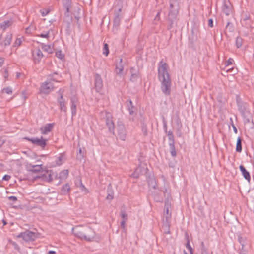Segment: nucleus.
Listing matches in <instances>:
<instances>
[{
    "mask_svg": "<svg viewBox=\"0 0 254 254\" xmlns=\"http://www.w3.org/2000/svg\"><path fill=\"white\" fill-rule=\"evenodd\" d=\"M2 92L7 94H11L12 92V90L9 88H4L2 90Z\"/></svg>",
    "mask_w": 254,
    "mask_h": 254,
    "instance_id": "obj_32",
    "label": "nucleus"
},
{
    "mask_svg": "<svg viewBox=\"0 0 254 254\" xmlns=\"http://www.w3.org/2000/svg\"><path fill=\"white\" fill-rule=\"evenodd\" d=\"M10 179V176L8 175H5L3 177L2 179L3 180L8 181Z\"/></svg>",
    "mask_w": 254,
    "mask_h": 254,
    "instance_id": "obj_40",
    "label": "nucleus"
},
{
    "mask_svg": "<svg viewBox=\"0 0 254 254\" xmlns=\"http://www.w3.org/2000/svg\"><path fill=\"white\" fill-rule=\"evenodd\" d=\"M54 124H47L40 128L41 133L43 134L48 133L52 129Z\"/></svg>",
    "mask_w": 254,
    "mask_h": 254,
    "instance_id": "obj_11",
    "label": "nucleus"
},
{
    "mask_svg": "<svg viewBox=\"0 0 254 254\" xmlns=\"http://www.w3.org/2000/svg\"><path fill=\"white\" fill-rule=\"evenodd\" d=\"M40 175L37 176L36 178H41L44 181L46 182H51L52 180V176L54 174V172L51 170H49L46 167H44Z\"/></svg>",
    "mask_w": 254,
    "mask_h": 254,
    "instance_id": "obj_4",
    "label": "nucleus"
},
{
    "mask_svg": "<svg viewBox=\"0 0 254 254\" xmlns=\"http://www.w3.org/2000/svg\"><path fill=\"white\" fill-rule=\"evenodd\" d=\"M42 48L48 53H52L53 52V48L50 45H44L42 46Z\"/></svg>",
    "mask_w": 254,
    "mask_h": 254,
    "instance_id": "obj_19",
    "label": "nucleus"
},
{
    "mask_svg": "<svg viewBox=\"0 0 254 254\" xmlns=\"http://www.w3.org/2000/svg\"><path fill=\"white\" fill-rule=\"evenodd\" d=\"M9 198L10 199H12V200H13L14 201H16L17 200L16 197H15V196H10V197H9Z\"/></svg>",
    "mask_w": 254,
    "mask_h": 254,
    "instance_id": "obj_49",
    "label": "nucleus"
},
{
    "mask_svg": "<svg viewBox=\"0 0 254 254\" xmlns=\"http://www.w3.org/2000/svg\"><path fill=\"white\" fill-rule=\"evenodd\" d=\"M54 89V85L51 82L45 81L40 85L38 93L41 96L47 95L50 94Z\"/></svg>",
    "mask_w": 254,
    "mask_h": 254,
    "instance_id": "obj_3",
    "label": "nucleus"
},
{
    "mask_svg": "<svg viewBox=\"0 0 254 254\" xmlns=\"http://www.w3.org/2000/svg\"><path fill=\"white\" fill-rule=\"evenodd\" d=\"M233 69V68L229 69L227 70V71H229L230 70Z\"/></svg>",
    "mask_w": 254,
    "mask_h": 254,
    "instance_id": "obj_61",
    "label": "nucleus"
},
{
    "mask_svg": "<svg viewBox=\"0 0 254 254\" xmlns=\"http://www.w3.org/2000/svg\"><path fill=\"white\" fill-rule=\"evenodd\" d=\"M178 10L171 9L169 12L168 18L170 21L173 22L176 18Z\"/></svg>",
    "mask_w": 254,
    "mask_h": 254,
    "instance_id": "obj_16",
    "label": "nucleus"
},
{
    "mask_svg": "<svg viewBox=\"0 0 254 254\" xmlns=\"http://www.w3.org/2000/svg\"><path fill=\"white\" fill-rule=\"evenodd\" d=\"M201 254H208L207 250L203 249L202 252H201Z\"/></svg>",
    "mask_w": 254,
    "mask_h": 254,
    "instance_id": "obj_47",
    "label": "nucleus"
},
{
    "mask_svg": "<svg viewBox=\"0 0 254 254\" xmlns=\"http://www.w3.org/2000/svg\"><path fill=\"white\" fill-rule=\"evenodd\" d=\"M229 24H230V22H228V23H227V26H228L229 25Z\"/></svg>",
    "mask_w": 254,
    "mask_h": 254,
    "instance_id": "obj_62",
    "label": "nucleus"
},
{
    "mask_svg": "<svg viewBox=\"0 0 254 254\" xmlns=\"http://www.w3.org/2000/svg\"><path fill=\"white\" fill-rule=\"evenodd\" d=\"M63 173L65 175V176L66 177L68 174V171L67 170H65L63 171Z\"/></svg>",
    "mask_w": 254,
    "mask_h": 254,
    "instance_id": "obj_48",
    "label": "nucleus"
},
{
    "mask_svg": "<svg viewBox=\"0 0 254 254\" xmlns=\"http://www.w3.org/2000/svg\"><path fill=\"white\" fill-rule=\"evenodd\" d=\"M243 44V40L241 38L237 37L236 39V45L237 48H240Z\"/></svg>",
    "mask_w": 254,
    "mask_h": 254,
    "instance_id": "obj_25",
    "label": "nucleus"
},
{
    "mask_svg": "<svg viewBox=\"0 0 254 254\" xmlns=\"http://www.w3.org/2000/svg\"><path fill=\"white\" fill-rule=\"evenodd\" d=\"M141 171L140 169H137L132 174V177L135 178H137L141 174Z\"/></svg>",
    "mask_w": 254,
    "mask_h": 254,
    "instance_id": "obj_26",
    "label": "nucleus"
},
{
    "mask_svg": "<svg viewBox=\"0 0 254 254\" xmlns=\"http://www.w3.org/2000/svg\"><path fill=\"white\" fill-rule=\"evenodd\" d=\"M208 25L210 27H213V20L212 19H209L208 21Z\"/></svg>",
    "mask_w": 254,
    "mask_h": 254,
    "instance_id": "obj_38",
    "label": "nucleus"
},
{
    "mask_svg": "<svg viewBox=\"0 0 254 254\" xmlns=\"http://www.w3.org/2000/svg\"><path fill=\"white\" fill-rule=\"evenodd\" d=\"M184 254H188V253L185 251H184Z\"/></svg>",
    "mask_w": 254,
    "mask_h": 254,
    "instance_id": "obj_59",
    "label": "nucleus"
},
{
    "mask_svg": "<svg viewBox=\"0 0 254 254\" xmlns=\"http://www.w3.org/2000/svg\"><path fill=\"white\" fill-rule=\"evenodd\" d=\"M4 63V59L2 58H0V67H1Z\"/></svg>",
    "mask_w": 254,
    "mask_h": 254,
    "instance_id": "obj_45",
    "label": "nucleus"
},
{
    "mask_svg": "<svg viewBox=\"0 0 254 254\" xmlns=\"http://www.w3.org/2000/svg\"><path fill=\"white\" fill-rule=\"evenodd\" d=\"M159 15H160V12H158L156 17H155V19H158L159 18Z\"/></svg>",
    "mask_w": 254,
    "mask_h": 254,
    "instance_id": "obj_50",
    "label": "nucleus"
},
{
    "mask_svg": "<svg viewBox=\"0 0 254 254\" xmlns=\"http://www.w3.org/2000/svg\"><path fill=\"white\" fill-rule=\"evenodd\" d=\"M186 247L189 251L190 254H193V251L190 245V240L189 239L187 240V242L186 244Z\"/></svg>",
    "mask_w": 254,
    "mask_h": 254,
    "instance_id": "obj_27",
    "label": "nucleus"
},
{
    "mask_svg": "<svg viewBox=\"0 0 254 254\" xmlns=\"http://www.w3.org/2000/svg\"><path fill=\"white\" fill-rule=\"evenodd\" d=\"M11 25V23L9 21H4L3 23L0 25V27L3 29Z\"/></svg>",
    "mask_w": 254,
    "mask_h": 254,
    "instance_id": "obj_30",
    "label": "nucleus"
},
{
    "mask_svg": "<svg viewBox=\"0 0 254 254\" xmlns=\"http://www.w3.org/2000/svg\"><path fill=\"white\" fill-rule=\"evenodd\" d=\"M24 235L25 236L31 237L32 235H34V234L31 232H27L25 233Z\"/></svg>",
    "mask_w": 254,
    "mask_h": 254,
    "instance_id": "obj_41",
    "label": "nucleus"
},
{
    "mask_svg": "<svg viewBox=\"0 0 254 254\" xmlns=\"http://www.w3.org/2000/svg\"><path fill=\"white\" fill-rule=\"evenodd\" d=\"M121 216L123 219V220H127V216L125 212H122L121 214Z\"/></svg>",
    "mask_w": 254,
    "mask_h": 254,
    "instance_id": "obj_35",
    "label": "nucleus"
},
{
    "mask_svg": "<svg viewBox=\"0 0 254 254\" xmlns=\"http://www.w3.org/2000/svg\"><path fill=\"white\" fill-rule=\"evenodd\" d=\"M170 151L171 156L173 157L176 156V151L175 147V143H169Z\"/></svg>",
    "mask_w": 254,
    "mask_h": 254,
    "instance_id": "obj_18",
    "label": "nucleus"
},
{
    "mask_svg": "<svg viewBox=\"0 0 254 254\" xmlns=\"http://www.w3.org/2000/svg\"><path fill=\"white\" fill-rule=\"evenodd\" d=\"M233 62V60L232 58H229L226 62V64L227 65H230L232 64V62Z\"/></svg>",
    "mask_w": 254,
    "mask_h": 254,
    "instance_id": "obj_39",
    "label": "nucleus"
},
{
    "mask_svg": "<svg viewBox=\"0 0 254 254\" xmlns=\"http://www.w3.org/2000/svg\"><path fill=\"white\" fill-rule=\"evenodd\" d=\"M95 88L97 91L99 92L102 88L103 83L101 78L100 77H96L95 79Z\"/></svg>",
    "mask_w": 254,
    "mask_h": 254,
    "instance_id": "obj_13",
    "label": "nucleus"
},
{
    "mask_svg": "<svg viewBox=\"0 0 254 254\" xmlns=\"http://www.w3.org/2000/svg\"><path fill=\"white\" fill-rule=\"evenodd\" d=\"M201 252H202V251H203V249L207 250V249L205 247L204 242H201Z\"/></svg>",
    "mask_w": 254,
    "mask_h": 254,
    "instance_id": "obj_44",
    "label": "nucleus"
},
{
    "mask_svg": "<svg viewBox=\"0 0 254 254\" xmlns=\"http://www.w3.org/2000/svg\"><path fill=\"white\" fill-rule=\"evenodd\" d=\"M250 15L248 14H243L242 16L241 21L245 22V24L249 25L251 23Z\"/></svg>",
    "mask_w": 254,
    "mask_h": 254,
    "instance_id": "obj_17",
    "label": "nucleus"
},
{
    "mask_svg": "<svg viewBox=\"0 0 254 254\" xmlns=\"http://www.w3.org/2000/svg\"><path fill=\"white\" fill-rule=\"evenodd\" d=\"M104 51L103 52V54L107 56L109 53L108 45L107 43H105L104 45Z\"/></svg>",
    "mask_w": 254,
    "mask_h": 254,
    "instance_id": "obj_29",
    "label": "nucleus"
},
{
    "mask_svg": "<svg viewBox=\"0 0 254 254\" xmlns=\"http://www.w3.org/2000/svg\"><path fill=\"white\" fill-rule=\"evenodd\" d=\"M25 139L31 142L34 144L40 146L42 148H44L47 144V140L46 139L43 138V137H41L40 138H35L31 139L25 138Z\"/></svg>",
    "mask_w": 254,
    "mask_h": 254,
    "instance_id": "obj_8",
    "label": "nucleus"
},
{
    "mask_svg": "<svg viewBox=\"0 0 254 254\" xmlns=\"http://www.w3.org/2000/svg\"><path fill=\"white\" fill-rule=\"evenodd\" d=\"M64 90L61 89L58 91L59 96L57 98V100L60 109L62 111H66V108L65 106V100L64 98Z\"/></svg>",
    "mask_w": 254,
    "mask_h": 254,
    "instance_id": "obj_6",
    "label": "nucleus"
},
{
    "mask_svg": "<svg viewBox=\"0 0 254 254\" xmlns=\"http://www.w3.org/2000/svg\"><path fill=\"white\" fill-rule=\"evenodd\" d=\"M27 170L32 173H38L41 174L45 166L42 164L33 165L30 163H27L26 165Z\"/></svg>",
    "mask_w": 254,
    "mask_h": 254,
    "instance_id": "obj_7",
    "label": "nucleus"
},
{
    "mask_svg": "<svg viewBox=\"0 0 254 254\" xmlns=\"http://www.w3.org/2000/svg\"><path fill=\"white\" fill-rule=\"evenodd\" d=\"M64 159V155H61L60 156H59L57 158V159L56 161V164L57 165H61L63 162Z\"/></svg>",
    "mask_w": 254,
    "mask_h": 254,
    "instance_id": "obj_23",
    "label": "nucleus"
},
{
    "mask_svg": "<svg viewBox=\"0 0 254 254\" xmlns=\"http://www.w3.org/2000/svg\"><path fill=\"white\" fill-rule=\"evenodd\" d=\"M49 13V11L47 10H43L41 11L42 16H45Z\"/></svg>",
    "mask_w": 254,
    "mask_h": 254,
    "instance_id": "obj_42",
    "label": "nucleus"
},
{
    "mask_svg": "<svg viewBox=\"0 0 254 254\" xmlns=\"http://www.w3.org/2000/svg\"><path fill=\"white\" fill-rule=\"evenodd\" d=\"M165 213L166 214V216H165L166 219L167 221L169 219H170L171 217V213H169V205L168 204L165 205Z\"/></svg>",
    "mask_w": 254,
    "mask_h": 254,
    "instance_id": "obj_24",
    "label": "nucleus"
},
{
    "mask_svg": "<svg viewBox=\"0 0 254 254\" xmlns=\"http://www.w3.org/2000/svg\"><path fill=\"white\" fill-rule=\"evenodd\" d=\"M22 39L21 38H17L14 42V45L15 46H20L22 43Z\"/></svg>",
    "mask_w": 254,
    "mask_h": 254,
    "instance_id": "obj_31",
    "label": "nucleus"
},
{
    "mask_svg": "<svg viewBox=\"0 0 254 254\" xmlns=\"http://www.w3.org/2000/svg\"><path fill=\"white\" fill-rule=\"evenodd\" d=\"M49 32H46L45 34H42L39 35H38V36L42 37V38H48L49 37Z\"/></svg>",
    "mask_w": 254,
    "mask_h": 254,
    "instance_id": "obj_37",
    "label": "nucleus"
},
{
    "mask_svg": "<svg viewBox=\"0 0 254 254\" xmlns=\"http://www.w3.org/2000/svg\"><path fill=\"white\" fill-rule=\"evenodd\" d=\"M240 170L241 171L244 177L248 181H250L251 179L250 173L246 170L244 166L240 165L239 167Z\"/></svg>",
    "mask_w": 254,
    "mask_h": 254,
    "instance_id": "obj_14",
    "label": "nucleus"
},
{
    "mask_svg": "<svg viewBox=\"0 0 254 254\" xmlns=\"http://www.w3.org/2000/svg\"><path fill=\"white\" fill-rule=\"evenodd\" d=\"M171 0V1H173V2H175L177 1L178 0Z\"/></svg>",
    "mask_w": 254,
    "mask_h": 254,
    "instance_id": "obj_58",
    "label": "nucleus"
},
{
    "mask_svg": "<svg viewBox=\"0 0 254 254\" xmlns=\"http://www.w3.org/2000/svg\"><path fill=\"white\" fill-rule=\"evenodd\" d=\"M73 234L82 240L90 241L94 237L95 233L90 227L87 226H76L72 228Z\"/></svg>",
    "mask_w": 254,
    "mask_h": 254,
    "instance_id": "obj_2",
    "label": "nucleus"
},
{
    "mask_svg": "<svg viewBox=\"0 0 254 254\" xmlns=\"http://www.w3.org/2000/svg\"><path fill=\"white\" fill-rule=\"evenodd\" d=\"M163 127L165 128V131H167V125H166V124H164Z\"/></svg>",
    "mask_w": 254,
    "mask_h": 254,
    "instance_id": "obj_53",
    "label": "nucleus"
},
{
    "mask_svg": "<svg viewBox=\"0 0 254 254\" xmlns=\"http://www.w3.org/2000/svg\"><path fill=\"white\" fill-rule=\"evenodd\" d=\"M127 220H122L121 222V226L123 228H125L126 227V223Z\"/></svg>",
    "mask_w": 254,
    "mask_h": 254,
    "instance_id": "obj_43",
    "label": "nucleus"
},
{
    "mask_svg": "<svg viewBox=\"0 0 254 254\" xmlns=\"http://www.w3.org/2000/svg\"><path fill=\"white\" fill-rule=\"evenodd\" d=\"M167 136L168 137L169 143H175L174 137L172 131L170 130L168 132Z\"/></svg>",
    "mask_w": 254,
    "mask_h": 254,
    "instance_id": "obj_22",
    "label": "nucleus"
},
{
    "mask_svg": "<svg viewBox=\"0 0 254 254\" xmlns=\"http://www.w3.org/2000/svg\"><path fill=\"white\" fill-rule=\"evenodd\" d=\"M222 10L223 13L227 16L229 15L231 11L230 6L229 4H227L226 1H224L223 2Z\"/></svg>",
    "mask_w": 254,
    "mask_h": 254,
    "instance_id": "obj_15",
    "label": "nucleus"
},
{
    "mask_svg": "<svg viewBox=\"0 0 254 254\" xmlns=\"http://www.w3.org/2000/svg\"><path fill=\"white\" fill-rule=\"evenodd\" d=\"M237 104L238 107V110L240 111V112H241L242 114H244L247 108L246 104L242 102L241 101L240 99L237 98Z\"/></svg>",
    "mask_w": 254,
    "mask_h": 254,
    "instance_id": "obj_12",
    "label": "nucleus"
},
{
    "mask_svg": "<svg viewBox=\"0 0 254 254\" xmlns=\"http://www.w3.org/2000/svg\"><path fill=\"white\" fill-rule=\"evenodd\" d=\"M11 36H8L5 39V45H9L11 42Z\"/></svg>",
    "mask_w": 254,
    "mask_h": 254,
    "instance_id": "obj_34",
    "label": "nucleus"
},
{
    "mask_svg": "<svg viewBox=\"0 0 254 254\" xmlns=\"http://www.w3.org/2000/svg\"><path fill=\"white\" fill-rule=\"evenodd\" d=\"M32 57L34 63H38L43 57V54L39 49H35L32 51Z\"/></svg>",
    "mask_w": 254,
    "mask_h": 254,
    "instance_id": "obj_9",
    "label": "nucleus"
},
{
    "mask_svg": "<svg viewBox=\"0 0 254 254\" xmlns=\"http://www.w3.org/2000/svg\"><path fill=\"white\" fill-rule=\"evenodd\" d=\"M240 254H246L244 252H241Z\"/></svg>",
    "mask_w": 254,
    "mask_h": 254,
    "instance_id": "obj_60",
    "label": "nucleus"
},
{
    "mask_svg": "<svg viewBox=\"0 0 254 254\" xmlns=\"http://www.w3.org/2000/svg\"><path fill=\"white\" fill-rule=\"evenodd\" d=\"M106 124L111 131L114 129V124L113 121V116L110 113L106 114Z\"/></svg>",
    "mask_w": 254,
    "mask_h": 254,
    "instance_id": "obj_10",
    "label": "nucleus"
},
{
    "mask_svg": "<svg viewBox=\"0 0 254 254\" xmlns=\"http://www.w3.org/2000/svg\"><path fill=\"white\" fill-rule=\"evenodd\" d=\"M242 150V139L240 137H238L237 140L236 150L238 152H241Z\"/></svg>",
    "mask_w": 254,
    "mask_h": 254,
    "instance_id": "obj_20",
    "label": "nucleus"
},
{
    "mask_svg": "<svg viewBox=\"0 0 254 254\" xmlns=\"http://www.w3.org/2000/svg\"><path fill=\"white\" fill-rule=\"evenodd\" d=\"M167 64L161 61L158 64V78L161 82V89L162 92L167 96L170 94L171 81L167 71Z\"/></svg>",
    "mask_w": 254,
    "mask_h": 254,
    "instance_id": "obj_1",
    "label": "nucleus"
},
{
    "mask_svg": "<svg viewBox=\"0 0 254 254\" xmlns=\"http://www.w3.org/2000/svg\"><path fill=\"white\" fill-rule=\"evenodd\" d=\"M123 70V67L122 66H120L119 67H117L116 68V72L117 73H121Z\"/></svg>",
    "mask_w": 254,
    "mask_h": 254,
    "instance_id": "obj_36",
    "label": "nucleus"
},
{
    "mask_svg": "<svg viewBox=\"0 0 254 254\" xmlns=\"http://www.w3.org/2000/svg\"><path fill=\"white\" fill-rule=\"evenodd\" d=\"M49 254H55V252L54 251H50L48 252Z\"/></svg>",
    "mask_w": 254,
    "mask_h": 254,
    "instance_id": "obj_51",
    "label": "nucleus"
},
{
    "mask_svg": "<svg viewBox=\"0 0 254 254\" xmlns=\"http://www.w3.org/2000/svg\"><path fill=\"white\" fill-rule=\"evenodd\" d=\"M56 56L62 61H64L65 56L62 50H58L56 52Z\"/></svg>",
    "mask_w": 254,
    "mask_h": 254,
    "instance_id": "obj_21",
    "label": "nucleus"
},
{
    "mask_svg": "<svg viewBox=\"0 0 254 254\" xmlns=\"http://www.w3.org/2000/svg\"><path fill=\"white\" fill-rule=\"evenodd\" d=\"M114 197V193L113 191H110L108 196H107V199L108 200H112Z\"/></svg>",
    "mask_w": 254,
    "mask_h": 254,
    "instance_id": "obj_33",
    "label": "nucleus"
},
{
    "mask_svg": "<svg viewBox=\"0 0 254 254\" xmlns=\"http://www.w3.org/2000/svg\"><path fill=\"white\" fill-rule=\"evenodd\" d=\"M145 174L149 189H155L157 184L153 174L152 172H146Z\"/></svg>",
    "mask_w": 254,
    "mask_h": 254,
    "instance_id": "obj_5",
    "label": "nucleus"
},
{
    "mask_svg": "<svg viewBox=\"0 0 254 254\" xmlns=\"http://www.w3.org/2000/svg\"><path fill=\"white\" fill-rule=\"evenodd\" d=\"M64 188L67 189H69V186L68 185H66L64 186Z\"/></svg>",
    "mask_w": 254,
    "mask_h": 254,
    "instance_id": "obj_55",
    "label": "nucleus"
},
{
    "mask_svg": "<svg viewBox=\"0 0 254 254\" xmlns=\"http://www.w3.org/2000/svg\"><path fill=\"white\" fill-rule=\"evenodd\" d=\"M81 152V149H80V150H79V152Z\"/></svg>",
    "mask_w": 254,
    "mask_h": 254,
    "instance_id": "obj_63",
    "label": "nucleus"
},
{
    "mask_svg": "<svg viewBox=\"0 0 254 254\" xmlns=\"http://www.w3.org/2000/svg\"><path fill=\"white\" fill-rule=\"evenodd\" d=\"M29 28H27L26 29V32L27 33H28V32H29Z\"/></svg>",
    "mask_w": 254,
    "mask_h": 254,
    "instance_id": "obj_56",
    "label": "nucleus"
},
{
    "mask_svg": "<svg viewBox=\"0 0 254 254\" xmlns=\"http://www.w3.org/2000/svg\"><path fill=\"white\" fill-rule=\"evenodd\" d=\"M29 28H27L26 29V32L27 33H28V32H29Z\"/></svg>",
    "mask_w": 254,
    "mask_h": 254,
    "instance_id": "obj_57",
    "label": "nucleus"
},
{
    "mask_svg": "<svg viewBox=\"0 0 254 254\" xmlns=\"http://www.w3.org/2000/svg\"><path fill=\"white\" fill-rule=\"evenodd\" d=\"M172 2H173V1H170V8H171V9H172V8H173V7H174V6H173V4L172 3Z\"/></svg>",
    "mask_w": 254,
    "mask_h": 254,
    "instance_id": "obj_52",
    "label": "nucleus"
},
{
    "mask_svg": "<svg viewBox=\"0 0 254 254\" xmlns=\"http://www.w3.org/2000/svg\"><path fill=\"white\" fill-rule=\"evenodd\" d=\"M232 127H233V130L235 132V133H237V129L236 127H235V126L234 124H232Z\"/></svg>",
    "mask_w": 254,
    "mask_h": 254,
    "instance_id": "obj_46",
    "label": "nucleus"
},
{
    "mask_svg": "<svg viewBox=\"0 0 254 254\" xmlns=\"http://www.w3.org/2000/svg\"><path fill=\"white\" fill-rule=\"evenodd\" d=\"M71 101L72 103V108H73L74 109L76 108V105L75 103L77 101V99L76 96H74L71 98Z\"/></svg>",
    "mask_w": 254,
    "mask_h": 254,
    "instance_id": "obj_28",
    "label": "nucleus"
},
{
    "mask_svg": "<svg viewBox=\"0 0 254 254\" xmlns=\"http://www.w3.org/2000/svg\"><path fill=\"white\" fill-rule=\"evenodd\" d=\"M242 241H243V238L242 237H240L239 238V241L240 243H242Z\"/></svg>",
    "mask_w": 254,
    "mask_h": 254,
    "instance_id": "obj_54",
    "label": "nucleus"
}]
</instances>
